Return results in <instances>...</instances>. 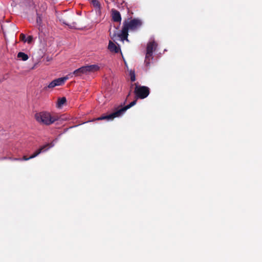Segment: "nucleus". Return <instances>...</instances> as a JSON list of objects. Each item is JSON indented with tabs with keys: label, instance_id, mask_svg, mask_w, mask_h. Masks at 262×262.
I'll return each mask as SVG.
<instances>
[{
	"label": "nucleus",
	"instance_id": "nucleus-1",
	"mask_svg": "<svg viewBox=\"0 0 262 262\" xmlns=\"http://www.w3.org/2000/svg\"><path fill=\"white\" fill-rule=\"evenodd\" d=\"M142 25V21L140 19L134 18L129 21L125 20L123 23V28L121 32L117 35L114 33L112 38L115 39L116 36L120 38L122 41L126 40H128L127 37L128 35V31L129 29L135 30Z\"/></svg>",
	"mask_w": 262,
	"mask_h": 262
},
{
	"label": "nucleus",
	"instance_id": "nucleus-2",
	"mask_svg": "<svg viewBox=\"0 0 262 262\" xmlns=\"http://www.w3.org/2000/svg\"><path fill=\"white\" fill-rule=\"evenodd\" d=\"M35 119L40 124L50 125L58 120V116L48 112H41L35 114Z\"/></svg>",
	"mask_w": 262,
	"mask_h": 262
},
{
	"label": "nucleus",
	"instance_id": "nucleus-3",
	"mask_svg": "<svg viewBox=\"0 0 262 262\" xmlns=\"http://www.w3.org/2000/svg\"><path fill=\"white\" fill-rule=\"evenodd\" d=\"M137 103V99L130 102L129 104L122 107V105L116 108L114 110V112L108 115L102 116L97 118L98 120H112L116 117H119L122 115L125 112L130 108L131 107L135 105Z\"/></svg>",
	"mask_w": 262,
	"mask_h": 262
},
{
	"label": "nucleus",
	"instance_id": "nucleus-4",
	"mask_svg": "<svg viewBox=\"0 0 262 262\" xmlns=\"http://www.w3.org/2000/svg\"><path fill=\"white\" fill-rule=\"evenodd\" d=\"M99 68V67L96 64L83 66L75 70L72 74L76 76H80L83 74H88L90 72L97 71Z\"/></svg>",
	"mask_w": 262,
	"mask_h": 262
},
{
	"label": "nucleus",
	"instance_id": "nucleus-5",
	"mask_svg": "<svg viewBox=\"0 0 262 262\" xmlns=\"http://www.w3.org/2000/svg\"><path fill=\"white\" fill-rule=\"evenodd\" d=\"M137 98L144 99L149 94V89L145 86L136 85L134 91Z\"/></svg>",
	"mask_w": 262,
	"mask_h": 262
},
{
	"label": "nucleus",
	"instance_id": "nucleus-6",
	"mask_svg": "<svg viewBox=\"0 0 262 262\" xmlns=\"http://www.w3.org/2000/svg\"><path fill=\"white\" fill-rule=\"evenodd\" d=\"M53 144H47L45 145H43L38 149H37L33 155H32L30 157L28 158L26 156H24L21 160L27 161L28 160L31 159L37 156L39 154H40L42 152H44L49 149L50 147L53 146Z\"/></svg>",
	"mask_w": 262,
	"mask_h": 262
},
{
	"label": "nucleus",
	"instance_id": "nucleus-7",
	"mask_svg": "<svg viewBox=\"0 0 262 262\" xmlns=\"http://www.w3.org/2000/svg\"><path fill=\"white\" fill-rule=\"evenodd\" d=\"M157 43L155 41L149 42L147 45L146 52L148 56H152L153 52L157 47Z\"/></svg>",
	"mask_w": 262,
	"mask_h": 262
},
{
	"label": "nucleus",
	"instance_id": "nucleus-8",
	"mask_svg": "<svg viewBox=\"0 0 262 262\" xmlns=\"http://www.w3.org/2000/svg\"><path fill=\"white\" fill-rule=\"evenodd\" d=\"M108 49L111 52H114L116 53H118L120 50V48L117 47L112 41H109Z\"/></svg>",
	"mask_w": 262,
	"mask_h": 262
},
{
	"label": "nucleus",
	"instance_id": "nucleus-9",
	"mask_svg": "<svg viewBox=\"0 0 262 262\" xmlns=\"http://www.w3.org/2000/svg\"><path fill=\"white\" fill-rule=\"evenodd\" d=\"M112 17L113 20L115 22H120L121 20L120 13L117 10H114L112 11Z\"/></svg>",
	"mask_w": 262,
	"mask_h": 262
},
{
	"label": "nucleus",
	"instance_id": "nucleus-10",
	"mask_svg": "<svg viewBox=\"0 0 262 262\" xmlns=\"http://www.w3.org/2000/svg\"><path fill=\"white\" fill-rule=\"evenodd\" d=\"M66 101L67 99L64 97L58 98L57 102V107L58 108L61 107V106L66 102Z\"/></svg>",
	"mask_w": 262,
	"mask_h": 262
},
{
	"label": "nucleus",
	"instance_id": "nucleus-11",
	"mask_svg": "<svg viewBox=\"0 0 262 262\" xmlns=\"http://www.w3.org/2000/svg\"><path fill=\"white\" fill-rule=\"evenodd\" d=\"M17 57L21 58L23 61H26L28 59L29 57L27 54H25L24 52H19L17 54Z\"/></svg>",
	"mask_w": 262,
	"mask_h": 262
},
{
	"label": "nucleus",
	"instance_id": "nucleus-12",
	"mask_svg": "<svg viewBox=\"0 0 262 262\" xmlns=\"http://www.w3.org/2000/svg\"><path fill=\"white\" fill-rule=\"evenodd\" d=\"M153 58V56H148V54L146 53L144 63L146 67H149L150 63V60Z\"/></svg>",
	"mask_w": 262,
	"mask_h": 262
},
{
	"label": "nucleus",
	"instance_id": "nucleus-13",
	"mask_svg": "<svg viewBox=\"0 0 262 262\" xmlns=\"http://www.w3.org/2000/svg\"><path fill=\"white\" fill-rule=\"evenodd\" d=\"M42 18L40 14L37 13L36 17V24L38 26V29H40V27L42 26Z\"/></svg>",
	"mask_w": 262,
	"mask_h": 262
},
{
	"label": "nucleus",
	"instance_id": "nucleus-14",
	"mask_svg": "<svg viewBox=\"0 0 262 262\" xmlns=\"http://www.w3.org/2000/svg\"><path fill=\"white\" fill-rule=\"evenodd\" d=\"M91 4L93 6L96 8H100V4L99 2L97 0H92Z\"/></svg>",
	"mask_w": 262,
	"mask_h": 262
},
{
	"label": "nucleus",
	"instance_id": "nucleus-15",
	"mask_svg": "<svg viewBox=\"0 0 262 262\" xmlns=\"http://www.w3.org/2000/svg\"><path fill=\"white\" fill-rule=\"evenodd\" d=\"M129 75L130 77V80L132 82H134L136 80V76H135V73L134 71H130L129 72Z\"/></svg>",
	"mask_w": 262,
	"mask_h": 262
},
{
	"label": "nucleus",
	"instance_id": "nucleus-16",
	"mask_svg": "<svg viewBox=\"0 0 262 262\" xmlns=\"http://www.w3.org/2000/svg\"><path fill=\"white\" fill-rule=\"evenodd\" d=\"M54 80H55V83L57 84H56L57 86L61 85L64 83H63V80L62 79H61L60 78L55 79Z\"/></svg>",
	"mask_w": 262,
	"mask_h": 262
},
{
	"label": "nucleus",
	"instance_id": "nucleus-17",
	"mask_svg": "<svg viewBox=\"0 0 262 262\" xmlns=\"http://www.w3.org/2000/svg\"><path fill=\"white\" fill-rule=\"evenodd\" d=\"M56 84H57L55 83V80H54L49 83V84L48 86V88L50 89L53 88L55 86H57Z\"/></svg>",
	"mask_w": 262,
	"mask_h": 262
},
{
	"label": "nucleus",
	"instance_id": "nucleus-18",
	"mask_svg": "<svg viewBox=\"0 0 262 262\" xmlns=\"http://www.w3.org/2000/svg\"><path fill=\"white\" fill-rule=\"evenodd\" d=\"M20 39L21 40L24 41L25 42H26V35L24 34H20Z\"/></svg>",
	"mask_w": 262,
	"mask_h": 262
},
{
	"label": "nucleus",
	"instance_id": "nucleus-19",
	"mask_svg": "<svg viewBox=\"0 0 262 262\" xmlns=\"http://www.w3.org/2000/svg\"><path fill=\"white\" fill-rule=\"evenodd\" d=\"M33 40V37L32 36H29L26 39V41H27L28 43H31Z\"/></svg>",
	"mask_w": 262,
	"mask_h": 262
},
{
	"label": "nucleus",
	"instance_id": "nucleus-20",
	"mask_svg": "<svg viewBox=\"0 0 262 262\" xmlns=\"http://www.w3.org/2000/svg\"><path fill=\"white\" fill-rule=\"evenodd\" d=\"M38 64V62H36L34 63V66L31 68V70L35 69L37 67V65Z\"/></svg>",
	"mask_w": 262,
	"mask_h": 262
},
{
	"label": "nucleus",
	"instance_id": "nucleus-21",
	"mask_svg": "<svg viewBox=\"0 0 262 262\" xmlns=\"http://www.w3.org/2000/svg\"><path fill=\"white\" fill-rule=\"evenodd\" d=\"M66 25L70 26V27H72V28H76V26L75 25V23H73L72 25H69L68 24H66V23H64Z\"/></svg>",
	"mask_w": 262,
	"mask_h": 262
},
{
	"label": "nucleus",
	"instance_id": "nucleus-22",
	"mask_svg": "<svg viewBox=\"0 0 262 262\" xmlns=\"http://www.w3.org/2000/svg\"><path fill=\"white\" fill-rule=\"evenodd\" d=\"M60 78L63 80V83H64V82L68 79V77L66 76Z\"/></svg>",
	"mask_w": 262,
	"mask_h": 262
},
{
	"label": "nucleus",
	"instance_id": "nucleus-23",
	"mask_svg": "<svg viewBox=\"0 0 262 262\" xmlns=\"http://www.w3.org/2000/svg\"><path fill=\"white\" fill-rule=\"evenodd\" d=\"M13 160L15 161H21V159L20 158H14Z\"/></svg>",
	"mask_w": 262,
	"mask_h": 262
},
{
	"label": "nucleus",
	"instance_id": "nucleus-24",
	"mask_svg": "<svg viewBox=\"0 0 262 262\" xmlns=\"http://www.w3.org/2000/svg\"><path fill=\"white\" fill-rule=\"evenodd\" d=\"M1 82V81L0 80V83Z\"/></svg>",
	"mask_w": 262,
	"mask_h": 262
}]
</instances>
